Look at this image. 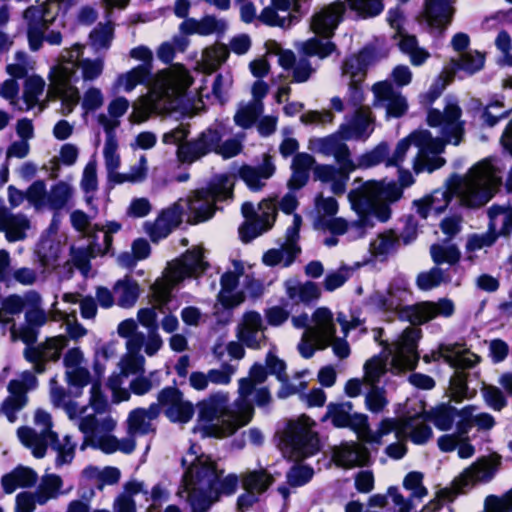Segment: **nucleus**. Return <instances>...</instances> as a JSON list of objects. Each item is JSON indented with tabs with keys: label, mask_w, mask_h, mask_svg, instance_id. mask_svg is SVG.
<instances>
[{
	"label": "nucleus",
	"mask_w": 512,
	"mask_h": 512,
	"mask_svg": "<svg viewBox=\"0 0 512 512\" xmlns=\"http://www.w3.org/2000/svg\"><path fill=\"white\" fill-rule=\"evenodd\" d=\"M494 190L490 186L469 193L463 198V204L469 208L481 207L494 197Z\"/></svg>",
	"instance_id": "nucleus-46"
},
{
	"label": "nucleus",
	"mask_w": 512,
	"mask_h": 512,
	"mask_svg": "<svg viewBox=\"0 0 512 512\" xmlns=\"http://www.w3.org/2000/svg\"><path fill=\"white\" fill-rule=\"evenodd\" d=\"M444 281V271L434 266L429 271L420 272L416 278V285L422 291H429L438 287Z\"/></svg>",
	"instance_id": "nucleus-36"
},
{
	"label": "nucleus",
	"mask_w": 512,
	"mask_h": 512,
	"mask_svg": "<svg viewBox=\"0 0 512 512\" xmlns=\"http://www.w3.org/2000/svg\"><path fill=\"white\" fill-rule=\"evenodd\" d=\"M458 409L450 403H440L430 410H423L414 414L415 420L429 421L440 431L452 428Z\"/></svg>",
	"instance_id": "nucleus-11"
},
{
	"label": "nucleus",
	"mask_w": 512,
	"mask_h": 512,
	"mask_svg": "<svg viewBox=\"0 0 512 512\" xmlns=\"http://www.w3.org/2000/svg\"><path fill=\"white\" fill-rule=\"evenodd\" d=\"M335 51H337V45L333 41L330 39L323 41L317 35L306 40L302 47L304 55L308 57L317 56L320 59L329 57Z\"/></svg>",
	"instance_id": "nucleus-16"
},
{
	"label": "nucleus",
	"mask_w": 512,
	"mask_h": 512,
	"mask_svg": "<svg viewBox=\"0 0 512 512\" xmlns=\"http://www.w3.org/2000/svg\"><path fill=\"white\" fill-rule=\"evenodd\" d=\"M67 383L70 386L82 389L91 382V375L87 368L77 367L66 372Z\"/></svg>",
	"instance_id": "nucleus-64"
},
{
	"label": "nucleus",
	"mask_w": 512,
	"mask_h": 512,
	"mask_svg": "<svg viewBox=\"0 0 512 512\" xmlns=\"http://www.w3.org/2000/svg\"><path fill=\"white\" fill-rule=\"evenodd\" d=\"M77 0H45L40 3L36 0V5H30L23 12V18H33L46 27L54 24L57 17L63 16L75 5Z\"/></svg>",
	"instance_id": "nucleus-9"
},
{
	"label": "nucleus",
	"mask_w": 512,
	"mask_h": 512,
	"mask_svg": "<svg viewBox=\"0 0 512 512\" xmlns=\"http://www.w3.org/2000/svg\"><path fill=\"white\" fill-rule=\"evenodd\" d=\"M187 501L192 512H208L213 503L218 501V496L212 497L205 489L193 488L188 494Z\"/></svg>",
	"instance_id": "nucleus-24"
},
{
	"label": "nucleus",
	"mask_w": 512,
	"mask_h": 512,
	"mask_svg": "<svg viewBox=\"0 0 512 512\" xmlns=\"http://www.w3.org/2000/svg\"><path fill=\"white\" fill-rule=\"evenodd\" d=\"M55 90L61 98L62 106L66 109L65 115L71 113L80 100L78 88L70 85L68 79L64 77L56 85Z\"/></svg>",
	"instance_id": "nucleus-21"
},
{
	"label": "nucleus",
	"mask_w": 512,
	"mask_h": 512,
	"mask_svg": "<svg viewBox=\"0 0 512 512\" xmlns=\"http://www.w3.org/2000/svg\"><path fill=\"white\" fill-rule=\"evenodd\" d=\"M468 373L457 371L450 380V388L452 392V400L459 403L463 401L468 394Z\"/></svg>",
	"instance_id": "nucleus-42"
},
{
	"label": "nucleus",
	"mask_w": 512,
	"mask_h": 512,
	"mask_svg": "<svg viewBox=\"0 0 512 512\" xmlns=\"http://www.w3.org/2000/svg\"><path fill=\"white\" fill-rule=\"evenodd\" d=\"M237 412L234 416V424L229 434H233L238 428L244 427L251 422L254 416V407L247 399H238L235 402Z\"/></svg>",
	"instance_id": "nucleus-35"
},
{
	"label": "nucleus",
	"mask_w": 512,
	"mask_h": 512,
	"mask_svg": "<svg viewBox=\"0 0 512 512\" xmlns=\"http://www.w3.org/2000/svg\"><path fill=\"white\" fill-rule=\"evenodd\" d=\"M432 260L436 265L448 263L455 265L461 258V253L456 245L442 246L433 244L430 249Z\"/></svg>",
	"instance_id": "nucleus-26"
},
{
	"label": "nucleus",
	"mask_w": 512,
	"mask_h": 512,
	"mask_svg": "<svg viewBox=\"0 0 512 512\" xmlns=\"http://www.w3.org/2000/svg\"><path fill=\"white\" fill-rule=\"evenodd\" d=\"M370 302L379 311L384 313H397L399 315L401 310L399 308L400 304L391 288H388L386 292L375 291L370 295Z\"/></svg>",
	"instance_id": "nucleus-23"
},
{
	"label": "nucleus",
	"mask_w": 512,
	"mask_h": 512,
	"mask_svg": "<svg viewBox=\"0 0 512 512\" xmlns=\"http://www.w3.org/2000/svg\"><path fill=\"white\" fill-rule=\"evenodd\" d=\"M454 2L455 0H425L421 17L431 30L443 34L453 21Z\"/></svg>",
	"instance_id": "nucleus-8"
},
{
	"label": "nucleus",
	"mask_w": 512,
	"mask_h": 512,
	"mask_svg": "<svg viewBox=\"0 0 512 512\" xmlns=\"http://www.w3.org/2000/svg\"><path fill=\"white\" fill-rule=\"evenodd\" d=\"M89 404L96 413H103L108 406L106 396L102 391V382L99 379L92 381Z\"/></svg>",
	"instance_id": "nucleus-52"
},
{
	"label": "nucleus",
	"mask_w": 512,
	"mask_h": 512,
	"mask_svg": "<svg viewBox=\"0 0 512 512\" xmlns=\"http://www.w3.org/2000/svg\"><path fill=\"white\" fill-rule=\"evenodd\" d=\"M482 394L485 403L494 411H501L507 406V399L503 391L494 385H484Z\"/></svg>",
	"instance_id": "nucleus-39"
},
{
	"label": "nucleus",
	"mask_w": 512,
	"mask_h": 512,
	"mask_svg": "<svg viewBox=\"0 0 512 512\" xmlns=\"http://www.w3.org/2000/svg\"><path fill=\"white\" fill-rule=\"evenodd\" d=\"M475 410V406L467 405L462 409L458 410L457 416L460 417L458 422L456 423V429L458 436H467L468 432L472 428L474 424V416L473 412Z\"/></svg>",
	"instance_id": "nucleus-56"
},
{
	"label": "nucleus",
	"mask_w": 512,
	"mask_h": 512,
	"mask_svg": "<svg viewBox=\"0 0 512 512\" xmlns=\"http://www.w3.org/2000/svg\"><path fill=\"white\" fill-rule=\"evenodd\" d=\"M157 400L162 404L163 413L171 423L186 424L194 416V405L184 399L183 392L176 386V380L172 386H166L158 392Z\"/></svg>",
	"instance_id": "nucleus-5"
},
{
	"label": "nucleus",
	"mask_w": 512,
	"mask_h": 512,
	"mask_svg": "<svg viewBox=\"0 0 512 512\" xmlns=\"http://www.w3.org/2000/svg\"><path fill=\"white\" fill-rule=\"evenodd\" d=\"M189 209L192 211V217L188 220L191 225L203 223L211 219L216 213L215 203H203L197 208H193L191 205Z\"/></svg>",
	"instance_id": "nucleus-57"
},
{
	"label": "nucleus",
	"mask_w": 512,
	"mask_h": 512,
	"mask_svg": "<svg viewBox=\"0 0 512 512\" xmlns=\"http://www.w3.org/2000/svg\"><path fill=\"white\" fill-rule=\"evenodd\" d=\"M333 156L339 165V168L337 169L341 172L351 173L356 169V165L351 159V153L346 143L342 142L334 152Z\"/></svg>",
	"instance_id": "nucleus-58"
},
{
	"label": "nucleus",
	"mask_w": 512,
	"mask_h": 512,
	"mask_svg": "<svg viewBox=\"0 0 512 512\" xmlns=\"http://www.w3.org/2000/svg\"><path fill=\"white\" fill-rule=\"evenodd\" d=\"M26 199L35 207L41 208L47 203V190L44 180L34 181L26 190Z\"/></svg>",
	"instance_id": "nucleus-45"
},
{
	"label": "nucleus",
	"mask_w": 512,
	"mask_h": 512,
	"mask_svg": "<svg viewBox=\"0 0 512 512\" xmlns=\"http://www.w3.org/2000/svg\"><path fill=\"white\" fill-rule=\"evenodd\" d=\"M265 367L268 374L275 375L278 381L287 380L286 362L271 351L266 354Z\"/></svg>",
	"instance_id": "nucleus-49"
},
{
	"label": "nucleus",
	"mask_w": 512,
	"mask_h": 512,
	"mask_svg": "<svg viewBox=\"0 0 512 512\" xmlns=\"http://www.w3.org/2000/svg\"><path fill=\"white\" fill-rule=\"evenodd\" d=\"M351 196H357V200L354 201L355 206L365 210L369 207V201L372 200L393 204L403 197V191L396 181L387 182L384 178L366 181L360 187L352 189Z\"/></svg>",
	"instance_id": "nucleus-4"
},
{
	"label": "nucleus",
	"mask_w": 512,
	"mask_h": 512,
	"mask_svg": "<svg viewBox=\"0 0 512 512\" xmlns=\"http://www.w3.org/2000/svg\"><path fill=\"white\" fill-rule=\"evenodd\" d=\"M194 274L187 267L185 263L181 261V259L176 260L170 267L167 274V282L173 283V285H178L183 282L186 278L192 277Z\"/></svg>",
	"instance_id": "nucleus-59"
},
{
	"label": "nucleus",
	"mask_w": 512,
	"mask_h": 512,
	"mask_svg": "<svg viewBox=\"0 0 512 512\" xmlns=\"http://www.w3.org/2000/svg\"><path fill=\"white\" fill-rule=\"evenodd\" d=\"M387 403L385 390L376 386V384H372L365 397L366 408L373 413H379L386 407Z\"/></svg>",
	"instance_id": "nucleus-43"
},
{
	"label": "nucleus",
	"mask_w": 512,
	"mask_h": 512,
	"mask_svg": "<svg viewBox=\"0 0 512 512\" xmlns=\"http://www.w3.org/2000/svg\"><path fill=\"white\" fill-rule=\"evenodd\" d=\"M348 7L361 18L378 16L384 9L382 0H346Z\"/></svg>",
	"instance_id": "nucleus-25"
},
{
	"label": "nucleus",
	"mask_w": 512,
	"mask_h": 512,
	"mask_svg": "<svg viewBox=\"0 0 512 512\" xmlns=\"http://www.w3.org/2000/svg\"><path fill=\"white\" fill-rule=\"evenodd\" d=\"M286 294L292 301L310 305L321 297V290L318 284L313 281H306L303 284L286 282Z\"/></svg>",
	"instance_id": "nucleus-14"
},
{
	"label": "nucleus",
	"mask_w": 512,
	"mask_h": 512,
	"mask_svg": "<svg viewBox=\"0 0 512 512\" xmlns=\"http://www.w3.org/2000/svg\"><path fill=\"white\" fill-rule=\"evenodd\" d=\"M273 483V477L264 469L249 472L243 478V487L247 491L264 493Z\"/></svg>",
	"instance_id": "nucleus-19"
},
{
	"label": "nucleus",
	"mask_w": 512,
	"mask_h": 512,
	"mask_svg": "<svg viewBox=\"0 0 512 512\" xmlns=\"http://www.w3.org/2000/svg\"><path fill=\"white\" fill-rule=\"evenodd\" d=\"M81 187L85 193L94 192L98 187L97 165L95 161H89L83 171Z\"/></svg>",
	"instance_id": "nucleus-61"
},
{
	"label": "nucleus",
	"mask_w": 512,
	"mask_h": 512,
	"mask_svg": "<svg viewBox=\"0 0 512 512\" xmlns=\"http://www.w3.org/2000/svg\"><path fill=\"white\" fill-rule=\"evenodd\" d=\"M145 358L141 354H128L121 361V373L125 376L144 372Z\"/></svg>",
	"instance_id": "nucleus-54"
},
{
	"label": "nucleus",
	"mask_w": 512,
	"mask_h": 512,
	"mask_svg": "<svg viewBox=\"0 0 512 512\" xmlns=\"http://www.w3.org/2000/svg\"><path fill=\"white\" fill-rule=\"evenodd\" d=\"M117 285L122 287L121 294L118 298V305L123 308L132 307L140 294V287L137 281L126 278L123 281H118Z\"/></svg>",
	"instance_id": "nucleus-31"
},
{
	"label": "nucleus",
	"mask_w": 512,
	"mask_h": 512,
	"mask_svg": "<svg viewBox=\"0 0 512 512\" xmlns=\"http://www.w3.org/2000/svg\"><path fill=\"white\" fill-rule=\"evenodd\" d=\"M33 17H35L33 15ZM27 24V38L29 48L32 51H38L45 40V31L49 28L46 25L36 21L35 18H24Z\"/></svg>",
	"instance_id": "nucleus-32"
},
{
	"label": "nucleus",
	"mask_w": 512,
	"mask_h": 512,
	"mask_svg": "<svg viewBox=\"0 0 512 512\" xmlns=\"http://www.w3.org/2000/svg\"><path fill=\"white\" fill-rule=\"evenodd\" d=\"M230 49L224 43H215L214 45L207 47L203 51L204 60L211 66L213 70H217L221 67L229 58Z\"/></svg>",
	"instance_id": "nucleus-28"
},
{
	"label": "nucleus",
	"mask_w": 512,
	"mask_h": 512,
	"mask_svg": "<svg viewBox=\"0 0 512 512\" xmlns=\"http://www.w3.org/2000/svg\"><path fill=\"white\" fill-rule=\"evenodd\" d=\"M363 369L369 383H378L381 377L387 373V356L382 353L372 356L365 362Z\"/></svg>",
	"instance_id": "nucleus-22"
},
{
	"label": "nucleus",
	"mask_w": 512,
	"mask_h": 512,
	"mask_svg": "<svg viewBox=\"0 0 512 512\" xmlns=\"http://www.w3.org/2000/svg\"><path fill=\"white\" fill-rule=\"evenodd\" d=\"M455 313L454 302L449 298H439L438 301H421L401 307L399 319L413 326L424 325L437 317L449 318Z\"/></svg>",
	"instance_id": "nucleus-3"
},
{
	"label": "nucleus",
	"mask_w": 512,
	"mask_h": 512,
	"mask_svg": "<svg viewBox=\"0 0 512 512\" xmlns=\"http://www.w3.org/2000/svg\"><path fill=\"white\" fill-rule=\"evenodd\" d=\"M503 107V96H501V98L495 96L493 99H491L482 111L481 118L483 123L488 127H494L501 119L508 117L510 113L509 111H502L497 115L490 111V109Z\"/></svg>",
	"instance_id": "nucleus-41"
},
{
	"label": "nucleus",
	"mask_w": 512,
	"mask_h": 512,
	"mask_svg": "<svg viewBox=\"0 0 512 512\" xmlns=\"http://www.w3.org/2000/svg\"><path fill=\"white\" fill-rule=\"evenodd\" d=\"M400 246V238L393 230H389L379 236V244L377 251L380 255H388L398 250Z\"/></svg>",
	"instance_id": "nucleus-60"
},
{
	"label": "nucleus",
	"mask_w": 512,
	"mask_h": 512,
	"mask_svg": "<svg viewBox=\"0 0 512 512\" xmlns=\"http://www.w3.org/2000/svg\"><path fill=\"white\" fill-rule=\"evenodd\" d=\"M331 419L332 425L335 428H348L350 425L351 414L347 410L340 409L336 403L330 402L327 405V411L321 418V422H326Z\"/></svg>",
	"instance_id": "nucleus-38"
},
{
	"label": "nucleus",
	"mask_w": 512,
	"mask_h": 512,
	"mask_svg": "<svg viewBox=\"0 0 512 512\" xmlns=\"http://www.w3.org/2000/svg\"><path fill=\"white\" fill-rule=\"evenodd\" d=\"M345 11L346 6L343 1L337 0L329 4L312 16L311 30L321 38H333L339 24L344 19Z\"/></svg>",
	"instance_id": "nucleus-7"
},
{
	"label": "nucleus",
	"mask_w": 512,
	"mask_h": 512,
	"mask_svg": "<svg viewBox=\"0 0 512 512\" xmlns=\"http://www.w3.org/2000/svg\"><path fill=\"white\" fill-rule=\"evenodd\" d=\"M228 397L223 393L211 394L207 399L200 401L198 407V421L212 422L227 408Z\"/></svg>",
	"instance_id": "nucleus-13"
},
{
	"label": "nucleus",
	"mask_w": 512,
	"mask_h": 512,
	"mask_svg": "<svg viewBox=\"0 0 512 512\" xmlns=\"http://www.w3.org/2000/svg\"><path fill=\"white\" fill-rule=\"evenodd\" d=\"M67 345L64 336L59 335L47 338L45 341V360L48 362H57L61 357L63 348Z\"/></svg>",
	"instance_id": "nucleus-48"
},
{
	"label": "nucleus",
	"mask_w": 512,
	"mask_h": 512,
	"mask_svg": "<svg viewBox=\"0 0 512 512\" xmlns=\"http://www.w3.org/2000/svg\"><path fill=\"white\" fill-rule=\"evenodd\" d=\"M484 62V56L480 53H477L476 56L466 54L459 60V62L456 64V67L459 70L468 72L469 74H474L483 68Z\"/></svg>",
	"instance_id": "nucleus-62"
},
{
	"label": "nucleus",
	"mask_w": 512,
	"mask_h": 512,
	"mask_svg": "<svg viewBox=\"0 0 512 512\" xmlns=\"http://www.w3.org/2000/svg\"><path fill=\"white\" fill-rule=\"evenodd\" d=\"M72 195V189L69 184L64 181L52 185L50 193L47 195V203L50 209L59 211L68 203Z\"/></svg>",
	"instance_id": "nucleus-18"
},
{
	"label": "nucleus",
	"mask_w": 512,
	"mask_h": 512,
	"mask_svg": "<svg viewBox=\"0 0 512 512\" xmlns=\"http://www.w3.org/2000/svg\"><path fill=\"white\" fill-rule=\"evenodd\" d=\"M314 476V470L309 465L295 464L286 474L287 483L291 487H301L309 483Z\"/></svg>",
	"instance_id": "nucleus-33"
},
{
	"label": "nucleus",
	"mask_w": 512,
	"mask_h": 512,
	"mask_svg": "<svg viewBox=\"0 0 512 512\" xmlns=\"http://www.w3.org/2000/svg\"><path fill=\"white\" fill-rule=\"evenodd\" d=\"M243 150L241 140L237 138H230L225 140L223 143L218 142L213 145V152L221 155L223 159H230L239 155Z\"/></svg>",
	"instance_id": "nucleus-47"
},
{
	"label": "nucleus",
	"mask_w": 512,
	"mask_h": 512,
	"mask_svg": "<svg viewBox=\"0 0 512 512\" xmlns=\"http://www.w3.org/2000/svg\"><path fill=\"white\" fill-rule=\"evenodd\" d=\"M184 209L179 203L172 204L169 208L161 211L159 220L170 228H177L182 223Z\"/></svg>",
	"instance_id": "nucleus-53"
},
{
	"label": "nucleus",
	"mask_w": 512,
	"mask_h": 512,
	"mask_svg": "<svg viewBox=\"0 0 512 512\" xmlns=\"http://www.w3.org/2000/svg\"><path fill=\"white\" fill-rule=\"evenodd\" d=\"M198 35L208 36L213 33H223L226 25L223 21L217 20L214 15H205L198 20Z\"/></svg>",
	"instance_id": "nucleus-50"
},
{
	"label": "nucleus",
	"mask_w": 512,
	"mask_h": 512,
	"mask_svg": "<svg viewBox=\"0 0 512 512\" xmlns=\"http://www.w3.org/2000/svg\"><path fill=\"white\" fill-rule=\"evenodd\" d=\"M223 132L220 128L208 127L195 139L184 141L178 145L177 159L181 163H194L213 152V145L222 142Z\"/></svg>",
	"instance_id": "nucleus-6"
},
{
	"label": "nucleus",
	"mask_w": 512,
	"mask_h": 512,
	"mask_svg": "<svg viewBox=\"0 0 512 512\" xmlns=\"http://www.w3.org/2000/svg\"><path fill=\"white\" fill-rule=\"evenodd\" d=\"M455 313L454 302L449 298H439L438 301H421L401 307L399 319L413 326L424 325L437 317L449 318Z\"/></svg>",
	"instance_id": "nucleus-2"
},
{
	"label": "nucleus",
	"mask_w": 512,
	"mask_h": 512,
	"mask_svg": "<svg viewBox=\"0 0 512 512\" xmlns=\"http://www.w3.org/2000/svg\"><path fill=\"white\" fill-rule=\"evenodd\" d=\"M87 446H91L93 449H99L105 454L115 453L119 449L118 438L111 434L101 436L98 441L94 439L88 441V438L85 437L80 449L85 450Z\"/></svg>",
	"instance_id": "nucleus-40"
},
{
	"label": "nucleus",
	"mask_w": 512,
	"mask_h": 512,
	"mask_svg": "<svg viewBox=\"0 0 512 512\" xmlns=\"http://www.w3.org/2000/svg\"><path fill=\"white\" fill-rule=\"evenodd\" d=\"M262 111V103L248 104L236 112L234 122L237 126L248 129L254 125Z\"/></svg>",
	"instance_id": "nucleus-27"
},
{
	"label": "nucleus",
	"mask_w": 512,
	"mask_h": 512,
	"mask_svg": "<svg viewBox=\"0 0 512 512\" xmlns=\"http://www.w3.org/2000/svg\"><path fill=\"white\" fill-rule=\"evenodd\" d=\"M499 234L494 230V226L491 223L489 231L486 234L478 235L472 234L467 241L466 249L468 251L480 250L483 247L492 246L498 239Z\"/></svg>",
	"instance_id": "nucleus-44"
},
{
	"label": "nucleus",
	"mask_w": 512,
	"mask_h": 512,
	"mask_svg": "<svg viewBox=\"0 0 512 512\" xmlns=\"http://www.w3.org/2000/svg\"><path fill=\"white\" fill-rule=\"evenodd\" d=\"M457 343L454 344H440L437 351H432L431 354H425L423 361L427 364L437 362L443 359L449 365H453L454 358L451 354L456 353Z\"/></svg>",
	"instance_id": "nucleus-51"
},
{
	"label": "nucleus",
	"mask_w": 512,
	"mask_h": 512,
	"mask_svg": "<svg viewBox=\"0 0 512 512\" xmlns=\"http://www.w3.org/2000/svg\"><path fill=\"white\" fill-rule=\"evenodd\" d=\"M180 259L193 274L199 269L204 271L209 266L207 262H204V254L200 249L187 250Z\"/></svg>",
	"instance_id": "nucleus-55"
},
{
	"label": "nucleus",
	"mask_w": 512,
	"mask_h": 512,
	"mask_svg": "<svg viewBox=\"0 0 512 512\" xmlns=\"http://www.w3.org/2000/svg\"><path fill=\"white\" fill-rule=\"evenodd\" d=\"M388 158L389 145L387 142L382 141L378 145H376L372 150L360 156L359 165L365 168H370L382 162L386 163Z\"/></svg>",
	"instance_id": "nucleus-29"
},
{
	"label": "nucleus",
	"mask_w": 512,
	"mask_h": 512,
	"mask_svg": "<svg viewBox=\"0 0 512 512\" xmlns=\"http://www.w3.org/2000/svg\"><path fill=\"white\" fill-rule=\"evenodd\" d=\"M3 232L9 242H16L25 238V230L30 227L28 218L23 214L11 213Z\"/></svg>",
	"instance_id": "nucleus-20"
},
{
	"label": "nucleus",
	"mask_w": 512,
	"mask_h": 512,
	"mask_svg": "<svg viewBox=\"0 0 512 512\" xmlns=\"http://www.w3.org/2000/svg\"><path fill=\"white\" fill-rule=\"evenodd\" d=\"M63 485L62 478L57 474H49L43 477L35 491L36 500L39 505H44L51 498L58 496L59 490Z\"/></svg>",
	"instance_id": "nucleus-15"
},
{
	"label": "nucleus",
	"mask_w": 512,
	"mask_h": 512,
	"mask_svg": "<svg viewBox=\"0 0 512 512\" xmlns=\"http://www.w3.org/2000/svg\"><path fill=\"white\" fill-rule=\"evenodd\" d=\"M275 171L276 167L272 162V157L269 154H265L262 163L258 166L241 165L238 169V177L244 181L251 191L257 192L264 186L261 179L271 178Z\"/></svg>",
	"instance_id": "nucleus-10"
},
{
	"label": "nucleus",
	"mask_w": 512,
	"mask_h": 512,
	"mask_svg": "<svg viewBox=\"0 0 512 512\" xmlns=\"http://www.w3.org/2000/svg\"><path fill=\"white\" fill-rule=\"evenodd\" d=\"M314 426H316L315 421L306 414L286 423L282 443L291 456L306 459L321 451V440L319 433L313 430Z\"/></svg>",
	"instance_id": "nucleus-1"
},
{
	"label": "nucleus",
	"mask_w": 512,
	"mask_h": 512,
	"mask_svg": "<svg viewBox=\"0 0 512 512\" xmlns=\"http://www.w3.org/2000/svg\"><path fill=\"white\" fill-rule=\"evenodd\" d=\"M151 77V69H148L146 65H137L125 74L120 75L118 81L123 82L126 92H130L137 85L147 83Z\"/></svg>",
	"instance_id": "nucleus-17"
},
{
	"label": "nucleus",
	"mask_w": 512,
	"mask_h": 512,
	"mask_svg": "<svg viewBox=\"0 0 512 512\" xmlns=\"http://www.w3.org/2000/svg\"><path fill=\"white\" fill-rule=\"evenodd\" d=\"M422 337V330L416 327H407L403 330L399 340V350L408 354H414L418 359L417 347Z\"/></svg>",
	"instance_id": "nucleus-37"
},
{
	"label": "nucleus",
	"mask_w": 512,
	"mask_h": 512,
	"mask_svg": "<svg viewBox=\"0 0 512 512\" xmlns=\"http://www.w3.org/2000/svg\"><path fill=\"white\" fill-rule=\"evenodd\" d=\"M413 421H415L414 415L401 419L384 418L379 423L378 431L382 436L388 435L393 431H395L396 435L399 436L413 426Z\"/></svg>",
	"instance_id": "nucleus-30"
},
{
	"label": "nucleus",
	"mask_w": 512,
	"mask_h": 512,
	"mask_svg": "<svg viewBox=\"0 0 512 512\" xmlns=\"http://www.w3.org/2000/svg\"><path fill=\"white\" fill-rule=\"evenodd\" d=\"M82 77L85 81H93L98 78L103 71V61L99 58H86L81 62Z\"/></svg>",
	"instance_id": "nucleus-63"
},
{
	"label": "nucleus",
	"mask_w": 512,
	"mask_h": 512,
	"mask_svg": "<svg viewBox=\"0 0 512 512\" xmlns=\"http://www.w3.org/2000/svg\"><path fill=\"white\" fill-rule=\"evenodd\" d=\"M127 423L130 434L146 435L151 430V423L148 421L147 414L142 407L135 408L129 413Z\"/></svg>",
	"instance_id": "nucleus-34"
},
{
	"label": "nucleus",
	"mask_w": 512,
	"mask_h": 512,
	"mask_svg": "<svg viewBox=\"0 0 512 512\" xmlns=\"http://www.w3.org/2000/svg\"><path fill=\"white\" fill-rule=\"evenodd\" d=\"M233 186H229V176L220 174L211 180L206 187L198 188L194 191V198L197 201L212 200L213 203L225 201L232 197Z\"/></svg>",
	"instance_id": "nucleus-12"
}]
</instances>
